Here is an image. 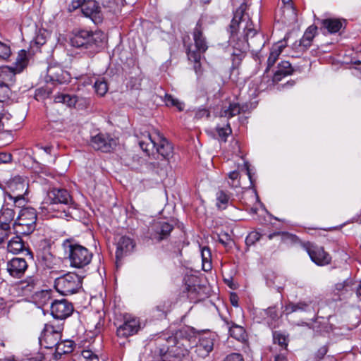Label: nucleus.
<instances>
[{"label":"nucleus","instance_id":"2f4dec72","mask_svg":"<svg viewBox=\"0 0 361 361\" xmlns=\"http://www.w3.org/2000/svg\"><path fill=\"white\" fill-rule=\"evenodd\" d=\"M226 324L228 328L229 334L231 337L239 341H244L245 339V331L243 326L228 322H226Z\"/></svg>","mask_w":361,"mask_h":361},{"label":"nucleus","instance_id":"72a5a7b5","mask_svg":"<svg viewBox=\"0 0 361 361\" xmlns=\"http://www.w3.org/2000/svg\"><path fill=\"white\" fill-rule=\"evenodd\" d=\"M240 112V105L237 103L230 104L228 108L222 109L220 111L221 117H226L227 118H232Z\"/></svg>","mask_w":361,"mask_h":361},{"label":"nucleus","instance_id":"5701e85b","mask_svg":"<svg viewBox=\"0 0 361 361\" xmlns=\"http://www.w3.org/2000/svg\"><path fill=\"white\" fill-rule=\"evenodd\" d=\"M286 47L285 42H278L276 44H274L270 50L269 56L267 59V67L266 68V72H267L276 62L279 59V56L282 53L283 49Z\"/></svg>","mask_w":361,"mask_h":361},{"label":"nucleus","instance_id":"4d7b16f0","mask_svg":"<svg viewBox=\"0 0 361 361\" xmlns=\"http://www.w3.org/2000/svg\"><path fill=\"white\" fill-rule=\"evenodd\" d=\"M210 116V113L208 109H198L196 113L195 117L197 119H200L203 117L209 118Z\"/></svg>","mask_w":361,"mask_h":361},{"label":"nucleus","instance_id":"09e8293b","mask_svg":"<svg viewBox=\"0 0 361 361\" xmlns=\"http://www.w3.org/2000/svg\"><path fill=\"white\" fill-rule=\"evenodd\" d=\"M169 307L170 305L169 302H163L157 305L155 310L159 312L158 316H166V312L169 310Z\"/></svg>","mask_w":361,"mask_h":361},{"label":"nucleus","instance_id":"58836bf2","mask_svg":"<svg viewBox=\"0 0 361 361\" xmlns=\"http://www.w3.org/2000/svg\"><path fill=\"white\" fill-rule=\"evenodd\" d=\"M202 267L204 271L209 270L211 269V264L209 262V259L211 257L210 250L208 247H203L202 249Z\"/></svg>","mask_w":361,"mask_h":361},{"label":"nucleus","instance_id":"b1692460","mask_svg":"<svg viewBox=\"0 0 361 361\" xmlns=\"http://www.w3.org/2000/svg\"><path fill=\"white\" fill-rule=\"evenodd\" d=\"M293 71V68L289 61H281L280 63H279L277 70L275 71L273 75L274 82L281 81L283 78L291 75Z\"/></svg>","mask_w":361,"mask_h":361},{"label":"nucleus","instance_id":"1a4fd4ad","mask_svg":"<svg viewBox=\"0 0 361 361\" xmlns=\"http://www.w3.org/2000/svg\"><path fill=\"white\" fill-rule=\"evenodd\" d=\"M244 39L235 42V37L230 38L231 43L233 48L232 55L237 56L238 59H241L244 54L246 52L248 47H253V42L248 41L249 37L252 38L257 34V30L254 27L253 23L250 19H248L243 27Z\"/></svg>","mask_w":361,"mask_h":361},{"label":"nucleus","instance_id":"c9c22d12","mask_svg":"<svg viewBox=\"0 0 361 361\" xmlns=\"http://www.w3.org/2000/svg\"><path fill=\"white\" fill-rule=\"evenodd\" d=\"M94 88L96 93L100 97L104 96L109 89L107 82L104 78L97 79L94 84Z\"/></svg>","mask_w":361,"mask_h":361},{"label":"nucleus","instance_id":"c756f323","mask_svg":"<svg viewBox=\"0 0 361 361\" xmlns=\"http://www.w3.org/2000/svg\"><path fill=\"white\" fill-rule=\"evenodd\" d=\"M322 25L331 34L336 33L343 27V22L337 18H327L322 20Z\"/></svg>","mask_w":361,"mask_h":361},{"label":"nucleus","instance_id":"39448f33","mask_svg":"<svg viewBox=\"0 0 361 361\" xmlns=\"http://www.w3.org/2000/svg\"><path fill=\"white\" fill-rule=\"evenodd\" d=\"M37 219V212L32 207L20 209L13 226L16 233L27 235L32 233L36 228Z\"/></svg>","mask_w":361,"mask_h":361},{"label":"nucleus","instance_id":"37998d69","mask_svg":"<svg viewBox=\"0 0 361 361\" xmlns=\"http://www.w3.org/2000/svg\"><path fill=\"white\" fill-rule=\"evenodd\" d=\"M11 94V86L0 85V102L7 101Z\"/></svg>","mask_w":361,"mask_h":361},{"label":"nucleus","instance_id":"052dcab7","mask_svg":"<svg viewBox=\"0 0 361 361\" xmlns=\"http://www.w3.org/2000/svg\"><path fill=\"white\" fill-rule=\"evenodd\" d=\"M12 161V155L10 153L1 152L0 153V164H7Z\"/></svg>","mask_w":361,"mask_h":361},{"label":"nucleus","instance_id":"2eb2a0df","mask_svg":"<svg viewBox=\"0 0 361 361\" xmlns=\"http://www.w3.org/2000/svg\"><path fill=\"white\" fill-rule=\"evenodd\" d=\"M140 323L137 318L131 315H125L123 323L116 330V334L121 338H128L138 332Z\"/></svg>","mask_w":361,"mask_h":361},{"label":"nucleus","instance_id":"bb28decb","mask_svg":"<svg viewBox=\"0 0 361 361\" xmlns=\"http://www.w3.org/2000/svg\"><path fill=\"white\" fill-rule=\"evenodd\" d=\"M15 212L13 209L3 207L0 210V226L10 229V223L14 219Z\"/></svg>","mask_w":361,"mask_h":361},{"label":"nucleus","instance_id":"f8f14e48","mask_svg":"<svg viewBox=\"0 0 361 361\" xmlns=\"http://www.w3.org/2000/svg\"><path fill=\"white\" fill-rule=\"evenodd\" d=\"M19 288L25 295H30L35 293L37 294V296L44 298V302H46L47 300H49L51 299L50 293L49 291H39L40 288V282L37 276H29L25 280L20 281Z\"/></svg>","mask_w":361,"mask_h":361},{"label":"nucleus","instance_id":"f3484780","mask_svg":"<svg viewBox=\"0 0 361 361\" xmlns=\"http://www.w3.org/2000/svg\"><path fill=\"white\" fill-rule=\"evenodd\" d=\"M216 336L212 334L202 335L195 347V352L201 357H205L213 350Z\"/></svg>","mask_w":361,"mask_h":361},{"label":"nucleus","instance_id":"680f3d73","mask_svg":"<svg viewBox=\"0 0 361 361\" xmlns=\"http://www.w3.org/2000/svg\"><path fill=\"white\" fill-rule=\"evenodd\" d=\"M10 115L6 113H0V133L4 130L5 126V120L8 121L9 120Z\"/></svg>","mask_w":361,"mask_h":361},{"label":"nucleus","instance_id":"6ab92c4d","mask_svg":"<svg viewBox=\"0 0 361 361\" xmlns=\"http://www.w3.org/2000/svg\"><path fill=\"white\" fill-rule=\"evenodd\" d=\"M27 269L26 260L20 257H14L6 264V270L10 276L19 279L23 276Z\"/></svg>","mask_w":361,"mask_h":361},{"label":"nucleus","instance_id":"cd10ccee","mask_svg":"<svg viewBox=\"0 0 361 361\" xmlns=\"http://www.w3.org/2000/svg\"><path fill=\"white\" fill-rule=\"evenodd\" d=\"M353 280L347 279L343 282L335 284L333 289V293L335 295L341 296L353 291Z\"/></svg>","mask_w":361,"mask_h":361},{"label":"nucleus","instance_id":"a878e982","mask_svg":"<svg viewBox=\"0 0 361 361\" xmlns=\"http://www.w3.org/2000/svg\"><path fill=\"white\" fill-rule=\"evenodd\" d=\"M16 79V73L10 66L0 67V85L11 86Z\"/></svg>","mask_w":361,"mask_h":361},{"label":"nucleus","instance_id":"4468645a","mask_svg":"<svg viewBox=\"0 0 361 361\" xmlns=\"http://www.w3.org/2000/svg\"><path fill=\"white\" fill-rule=\"evenodd\" d=\"M27 183L25 178L21 176H15L8 182V188L9 189L10 198L14 200L16 203L18 200L23 198V196L27 192Z\"/></svg>","mask_w":361,"mask_h":361},{"label":"nucleus","instance_id":"bf43d9fd","mask_svg":"<svg viewBox=\"0 0 361 361\" xmlns=\"http://www.w3.org/2000/svg\"><path fill=\"white\" fill-rule=\"evenodd\" d=\"M283 312L286 314H290L291 313L295 312V303L292 302H289L284 306V309Z\"/></svg>","mask_w":361,"mask_h":361},{"label":"nucleus","instance_id":"9d476101","mask_svg":"<svg viewBox=\"0 0 361 361\" xmlns=\"http://www.w3.org/2000/svg\"><path fill=\"white\" fill-rule=\"evenodd\" d=\"M71 6L73 10L80 8L83 15L90 18L95 24L102 22L101 8L95 0H73Z\"/></svg>","mask_w":361,"mask_h":361},{"label":"nucleus","instance_id":"20e7f679","mask_svg":"<svg viewBox=\"0 0 361 361\" xmlns=\"http://www.w3.org/2000/svg\"><path fill=\"white\" fill-rule=\"evenodd\" d=\"M45 203L50 210H62L69 214L70 209H75V204L69 192L63 188H53L48 191Z\"/></svg>","mask_w":361,"mask_h":361},{"label":"nucleus","instance_id":"e2e57ef3","mask_svg":"<svg viewBox=\"0 0 361 361\" xmlns=\"http://www.w3.org/2000/svg\"><path fill=\"white\" fill-rule=\"evenodd\" d=\"M8 231V229L0 226V244H1L4 242V239L7 237Z\"/></svg>","mask_w":361,"mask_h":361},{"label":"nucleus","instance_id":"dca6fc26","mask_svg":"<svg viewBox=\"0 0 361 361\" xmlns=\"http://www.w3.org/2000/svg\"><path fill=\"white\" fill-rule=\"evenodd\" d=\"M73 311L72 303L65 299L56 300L51 303V314L56 319H66L72 314Z\"/></svg>","mask_w":361,"mask_h":361},{"label":"nucleus","instance_id":"69168bd1","mask_svg":"<svg viewBox=\"0 0 361 361\" xmlns=\"http://www.w3.org/2000/svg\"><path fill=\"white\" fill-rule=\"evenodd\" d=\"M275 361H288L286 356L282 355H279L275 357Z\"/></svg>","mask_w":361,"mask_h":361},{"label":"nucleus","instance_id":"f704fd0d","mask_svg":"<svg viewBox=\"0 0 361 361\" xmlns=\"http://www.w3.org/2000/svg\"><path fill=\"white\" fill-rule=\"evenodd\" d=\"M54 102L56 103H63L68 106H75L77 102V97L66 94H59L54 97Z\"/></svg>","mask_w":361,"mask_h":361},{"label":"nucleus","instance_id":"49530a36","mask_svg":"<svg viewBox=\"0 0 361 361\" xmlns=\"http://www.w3.org/2000/svg\"><path fill=\"white\" fill-rule=\"evenodd\" d=\"M56 68L50 67L47 70V78L51 81H56L59 82H61L62 80L59 74L58 71H55Z\"/></svg>","mask_w":361,"mask_h":361},{"label":"nucleus","instance_id":"ddd939ff","mask_svg":"<svg viewBox=\"0 0 361 361\" xmlns=\"http://www.w3.org/2000/svg\"><path fill=\"white\" fill-rule=\"evenodd\" d=\"M302 247L309 255L311 260L317 265L325 266L330 264L331 257L324 250L323 247L310 242L305 243Z\"/></svg>","mask_w":361,"mask_h":361},{"label":"nucleus","instance_id":"a211bd4d","mask_svg":"<svg viewBox=\"0 0 361 361\" xmlns=\"http://www.w3.org/2000/svg\"><path fill=\"white\" fill-rule=\"evenodd\" d=\"M91 145L96 150L109 152L116 145V142L109 135L99 133L92 137Z\"/></svg>","mask_w":361,"mask_h":361},{"label":"nucleus","instance_id":"338daca9","mask_svg":"<svg viewBox=\"0 0 361 361\" xmlns=\"http://www.w3.org/2000/svg\"><path fill=\"white\" fill-rule=\"evenodd\" d=\"M42 149L47 153V154H50L51 152V150H52V147L51 146H46V147H42Z\"/></svg>","mask_w":361,"mask_h":361},{"label":"nucleus","instance_id":"774afa93","mask_svg":"<svg viewBox=\"0 0 361 361\" xmlns=\"http://www.w3.org/2000/svg\"><path fill=\"white\" fill-rule=\"evenodd\" d=\"M356 294L357 297H361V281L360 282L358 286L356 288Z\"/></svg>","mask_w":361,"mask_h":361},{"label":"nucleus","instance_id":"aec40b11","mask_svg":"<svg viewBox=\"0 0 361 361\" xmlns=\"http://www.w3.org/2000/svg\"><path fill=\"white\" fill-rule=\"evenodd\" d=\"M245 11V6L244 4H241L234 13L233 18L228 28V32L231 34V38L233 39L240 29V23L245 21L246 23L247 20L250 19L248 17L247 19H246L244 13Z\"/></svg>","mask_w":361,"mask_h":361},{"label":"nucleus","instance_id":"0eeeda50","mask_svg":"<svg viewBox=\"0 0 361 361\" xmlns=\"http://www.w3.org/2000/svg\"><path fill=\"white\" fill-rule=\"evenodd\" d=\"M192 37L194 44H189L187 47L188 59H195L196 61L207 50L208 45L206 37L203 35V27L201 20H199L193 30Z\"/></svg>","mask_w":361,"mask_h":361},{"label":"nucleus","instance_id":"6e6d98bb","mask_svg":"<svg viewBox=\"0 0 361 361\" xmlns=\"http://www.w3.org/2000/svg\"><path fill=\"white\" fill-rule=\"evenodd\" d=\"M223 361H244V360L241 354L234 353L228 355Z\"/></svg>","mask_w":361,"mask_h":361},{"label":"nucleus","instance_id":"473e14b6","mask_svg":"<svg viewBox=\"0 0 361 361\" xmlns=\"http://www.w3.org/2000/svg\"><path fill=\"white\" fill-rule=\"evenodd\" d=\"M7 249L8 252L13 254H18L23 251L24 249V243L22 238L18 235L13 237L8 243Z\"/></svg>","mask_w":361,"mask_h":361},{"label":"nucleus","instance_id":"8fccbe9b","mask_svg":"<svg viewBox=\"0 0 361 361\" xmlns=\"http://www.w3.org/2000/svg\"><path fill=\"white\" fill-rule=\"evenodd\" d=\"M317 30L316 26L311 25L306 30L302 37L312 42L317 32Z\"/></svg>","mask_w":361,"mask_h":361},{"label":"nucleus","instance_id":"9b49d317","mask_svg":"<svg viewBox=\"0 0 361 361\" xmlns=\"http://www.w3.org/2000/svg\"><path fill=\"white\" fill-rule=\"evenodd\" d=\"M62 331L61 325L46 324L39 338L40 345L45 348L56 347L61 338Z\"/></svg>","mask_w":361,"mask_h":361},{"label":"nucleus","instance_id":"6e6552de","mask_svg":"<svg viewBox=\"0 0 361 361\" xmlns=\"http://www.w3.org/2000/svg\"><path fill=\"white\" fill-rule=\"evenodd\" d=\"M54 287L63 295H69L78 291L82 287V281L78 275L69 272L55 279Z\"/></svg>","mask_w":361,"mask_h":361},{"label":"nucleus","instance_id":"e433bc0d","mask_svg":"<svg viewBox=\"0 0 361 361\" xmlns=\"http://www.w3.org/2000/svg\"><path fill=\"white\" fill-rule=\"evenodd\" d=\"M312 44L310 41L305 39L303 37L299 40L296 41L293 44V49L298 53H302L306 51Z\"/></svg>","mask_w":361,"mask_h":361},{"label":"nucleus","instance_id":"ea45409f","mask_svg":"<svg viewBox=\"0 0 361 361\" xmlns=\"http://www.w3.org/2000/svg\"><path fill=\"white\" fill-rule=\"evenodd\" d=\"M164 102L166 106H176L179 111H182L183 109V104L175 99L171 94H166L165 95Z\"/></svg>","mask_w":361,"mask_h":361},{"label":"nucleus","instance_id":"c03bdc74","mask_svg":"<svg viewBox=\"0 0 361 361\" xmlns=\"http://www.w3.org/2000/svg\"><path fill=\"white\" fill-rule=\"evenodd\" d=\"M261 234L257 231L250 232L245 239V243L247 246L253 245L256 242L259 240Z\"/></svg>","mask_w":361,"mask_h":361},{"label":"nucleus","instance_id":"5fc2aeb1","mask_svg":"<svg viewBox=\"0 0 361 361\" xmlns=\"http://www.w3.org/2000/svg\"><path fill=\"white\" fill-rule=\"evenodd\" d=\"M264 312L271 320H276L279 318L278 313L275 307H268L264 310Z\"/></svg>","mask_w":361,"mask_h":361},{"label":"nucleus","instance_id":"423d86ee","mask_svg":"<svg viewBox=\"0 0 361 361\" xmlns=\"http://www.w3.org/2000/svg\"><path fill=\"white\" fill-rule=\"evenodd\" d=\"M102 34L82 30L74 34L71 39V44L77 48L96 51L102 43Z\"/></svg>","mask_w":361,"mask_h":361},{"label":"nucleus","instance_id":"7c9ffc66","mask_svg":"<svg viewBox=\"0 0 361 361\" xmlns=\"http://www.w3.org/2000/svg\"><path fill=\"white\" fill-rule=\"evenodd\" d=\"M173 228V226L167 222L158 223L156 225L157 234L154 238L157 239L159 241L165 239L169 235Z\"/></svg>","mask_w":361,"mask_h":361},{"label":"nucleus","instance_id":"412c9836","mask_svg":"<svg viewBox=\"0 0 361 361\" xmlns=\"http://www.w3.org/2000/svg\"><path fill=\"white\" fill-rule=\"evenodd\" d=\"M133 240L127 236H121L117 242L116 257L121 259L124 255L130 252L134 247Z\"/></svg>","mask_w":361,"mask_h":361},{"label":"nucleus","instance_id":"864d4df0","mask_svg":"<svg viewBox=\"0 0 361 361\" xmlns=\"http://www.w3.org/2000/svg\"><path fill=\"white\" fill-rule=\"evenodd\" d=\"M11 54V49L6 44L0 42V59H6Z\"/></svg>","mask_w":361,"mask_h":361},{"label":"nucleus","instance_id":"f257e3e1","mask_svg":"<svg viewBox=\"0 0 361 361\" xmlns=\"http://www.w3.org/2000/svg\"><path fill=\"white\" fill-rule=\"evenodd\" d=\"M175 341L174 337H169L167 339L157 338L154 348L152 350L154 356L164 361H189L187 350L175 345H169L175 343Z\"/></svg>","mask_w":361,"mask_h":361},{"label":"nucleus","instance_id":"79ce46f5","mask_svg":"<svg viewBox=\"0 0 361 361\" xmlns=\"http://www.w3.org/2000/svg\"><path fill=\"white\" fill-rule=\"evenodd\" d=\"M216 131L219 138L224 142L226 140V137L231 133L232 130L228 123L224 127H216Z\"/></svg>","mask_w":361,"mask_h":361},{"label":"nucleus","instance_id":"0e129e2a","mask_svg":"<svg viewBox=\"0 0 361 361\" xmlns=\"http://www.w3.org/2000/svg\"><path fill=\"white\" fill-rule=\"evenodd\" d=\"M327 351H328V348H327V347H326V346H325V345H324V346L321 347V348L318 350V351H317V356L319 358L322 359V358H323V357H324V356L326 354Z\"/></svg>","mask_w":361,"mask_h":361},{"label":"nucleus","instance_id":"603ef678","mask_svg":"<svg viewBox=\"0 0 361 361\" xmlns=\"http://www.w3.org/2000/svg\"><path fill=\"white\" fill-rule=\"evenodd\" d=\"M82 356L85 361H99L98 356L89 350H82Z\"/></svg>","mask_w":361,"mask_h":361},{"label":"nucleus","instance_id":"4c0bfd02","mask_svg":"<svg viewBox=\"0 0 361 361\" xmlns=\"http://www.w3.org/2000/svg\"><path fill=\"white\" fill-rule=\"evenodd\" d=\"M216 206L219 209H224L228 203L229 197L226 192L221 190L216 193Z\"/></svg>","mask_w":361,"mask_h":361},{"label":"nucleus","instance_id":"a19ab883","mask_svg":"<svg viewBox=\"0 0 361 361\" xmlns=\"http://www.w3.org/2000/svg\"><path fill=\"white\" fill-rule=\"evenodd\" d=\"M273 338L274 343L279 344L281 347L286 348L288 345L286 336L279 331L274 332Z\"/></svg>","mask_w":361,"mask_h":361},{"label":"nucleus","instance_id":"4be33fe9","mask_svg":"<svg viewBox=\"0 0 361 361\" xmlns=\"http://www.w3.org/2000/svg\"><path fill=\"white\" fill-rule=\"evenodd\" d=\"M37 260L42 266L47 269H53L57 264L56 258L48 248H44L37 253Z\"/></svg>","mask_w":361,"mask_h":361},{"label":"nucleus","instance_id":"de8ad7c7","mask_svg":"<svg viewBox=\"0 0 361 361\" xmlns=\"http://www.w3.org/2000/svg\"><path fill=\"white\" fill-rule=\"evenodd\" d=\"M228 178L231 180V182H229V185L231 188H238L240 187V180L239 173L237 171H233L228 173Z\"/></svg>","mask_w":361,"mask_h":361},{"label":"nucleus","instance_id":"3c124183","mask_svg":"<svg viewBox=\"0 0 361 361\" xmlns=\"http://www.w3.org/2000/svg\"><path fill=\"white\" fill-rule=\"evenodd\" d=\"M312 304L311 301H299L297 303H295V312L302 311L307 312L310 310V305Z\"/></svg>","mask_w":361,"mask_h":361},{"label":"nucleus","instance_id":"a18cd8bd","mask_svg":"<svg viewBox=\"0 0 361 361\" xmlns=\"http://www.w3.org/2000/svg\"><path fill=\"white\" fill-rule=\"evenodd\" d=\"M218 240L225 247H227L231 243L232 238L228 233L226 232H221L218 235Z\"/></svg>","mask_w":361,"mask_h":361},{"label":"nucleus","instance_id":"393cba45","mask_svg":"<svg viewBox=\"0 0 361 361\" xmlns=\"http://www.w3.org/2000/svg\"><path fill=\"white\" fill-rule=\"evenodd\" d=\"M28 58L27 51L24 49L18 52V56L16 59L13 66H10L16 75L20 73L27 66Z\"/></svg>","mask_w":361,"mask_h":361},{"label":"nucleus","instance_id":"f03ea898","mask_svg":"<svg viewBox=\"0 0 361 361\" xmlns=\"http://www.w3.org/2000/svg\"><path fill=\"white\" fill-rule=\"evenodd\" d=\"M139 145L147 154L156 148L157 152L165 159H169L173 152L171 144L158 130H154L153 133H144Z\"/></svg>","mask_w":361,"mask_h":361},{"label":"nucleus","instance_id":"7ed1b4c3","mask_svg":"<svg viewBox=\"0 0 361 361\" xmlns=\"http://www.w3.org/2000/svg\"><path fill=\"white\" fill-rule=\"evenodd\" d=\"M61 246L68 255L72 267L82 269L91 262L92 253L86 247L74 243L72 239H66Z\"/></svg>","mask_w":361,"mask_h":361},{"label":"nucleus","instance_id":"c85d7f7f","mask_svg":"<svg viewBox=\"0 0 361 361\" xmlns=\"http://www.w3.org/2000/svg\"><path fill=\"white\" fill-rule=\"evenodd\" d=\"M55 348L54 356L56 359H59L62 355L71 353L73 350L74 343L70 340L59 341Z\"/></svg>","mask_w":361,"mask_h":361},{"label":"nucleus","instance_id":"13d9d810","mask_svg":"<svg viewBox=\"0 0 361 361\" xmlns=\"http://www.w3.org/2000/svg\"><path fill=\"white\" fill-rule=\"evenodd\" d=\"M201 58H202V56H200V58L198 59H197L196 61L193 58L188 59L190 61L194 62V70L197 75H201V73H202V66H201V63H200Z\"/></svg>","mask_w":361,"mask_h":361}]
</instances>
